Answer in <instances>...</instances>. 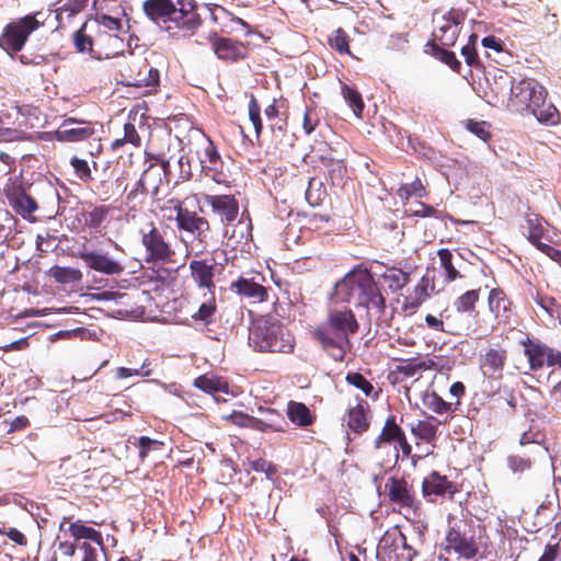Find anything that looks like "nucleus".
<instances>
[{
    "mask_svg": "<svg viewBox=\"0 0 561 561\" xmlns=\"http://www.w3.org/2000/svg\"><path fill=\"white\" fill-rule=\"evenodd\" d=\"M391 445H393L394 448L396 460L399 458L400 450L405 457H409L412 453V446L408 442L404 431L400 423L397 422V417L393 414L386 419L380 433L374 440V448L385 449Z\"/></svg>",
    "mask_w": 561,
    "mask_h": 561,
    "instance_id": "obj_12",
    "label": "nucleus"
},
{
    "mask_svg": "<svg viewBox=\"0 0 561 561\" xmlns=\"http://www.w3.org/2000/svg\"><path fill=\"white\" fill-rule=\"evenodd\" d=\"M98 22L105 30L117 34L122 30V20L118 18H113L107 14H102L98 18ZM117 38V35H115Z\"/></svg>",
    "mask_w": 561,
    "mask_h": 561,
    "instance_id": "obj_60",
    "label": "nucleus"
},
{
    "mask_svg": "<svg viewBox=\"0 0 561 561\" xmlns=\"http://www.w3.org/2000/svg\"><path fill=\"white\" fill-rule=\"evenodd\" d=\"M478 36L476 34H471L469 36V42L461 48V55L463 56L466 62L470 67H481V62L478 57V53L476 49V42Z\"/></svg>",
    "mask_w": 561,
    "mask_h": 561,
    "instance_id": "obj_52",
    "label": "nucleus"
},
{
    "mask_svg": "<svg viewBox=\"0 0 561 561\" xmlns=\"http://www.w3.org/2000/svg\"><path fill=\"white\" fill-rule=\"evenodd\" d=\"M79 549L83 551L81 561H98V547L92 546L90 542L83 541L79 543Z\"/></svg>",
    "mask_w": 561,
    "mask_h": 561,
    "instance_id": "obj_64",
    "label": "nucleus"
},
{
    "mask_svg": "<svg viewBox=\"0 0 561 561\" xmlns=\"http://www.w3.org/2000/svg\"><path fill=\"white\" fill-rule=\"evenodd\" d=\"M345 381L360 390L367 398L376 401L379 399L381 389L376 387L363 374L358 371H348L345 376Z\"/></svg>",
    "mask_w": 561,
    "mask_h": 561,
    "instance_id": "obj_34",
    "label": "nucleus"
},
{
    "mask_svg": "<svg viewBox=\"0 0 561 561\" xmlns=\"http://www.w3.org/2000/svg\"><path fill=\"white\" fill-rule=\"evenodd\" d=\"M437 256L439 259V266L445 272L446 282L450 283L462 277L453 263L454 254L449 249H439L437 251Z\"/></svg>",
    "mask_w": 561,
    "mask_h": 561,
    "instance_id": "obj_39",
    "label": "nucleus"
},
{
    "mask_svg": "<svg viewBox=\"0 0 561 561\" xmlns=\"http://www.w3.org/2000/svg\"><path fill=\"white\" fill-rule=\"evenodd\" d=\"M94 134L95 129L92 123L67 118L54 133V137L61 142H79L91 138Z\"/></svg>",
    "mask_w": 561,
    "mask_h": 561,
    "instance_id": "obj_20",
    "label": "nucleus"
},
{
    "mask_svg": "<svg viewBox=\"0 0 561 561\" xmlns=\"http://www.w3.org/2000/svg\"><path fill=\"white\" fill-rule=\"evenodd\" d=\"M248 116L255 129L256 137L259 138L263 128L261 119V106L253 95L251 96L250 100Z\"/></svg>",
    "mask_w": 561,
    "mask_h": 561,
    "instance_id": "obj_54",
    "label": "nucleus"
},
{
    "mask_svg": "<svg viewBox=\"0 0 561 561\" xmlns=\"http://www.w3.org/2000/svg\"><path fill=\"white\" fill-rule=\"evenodd\" d=\"M514 82V78L507 71L499 69L489 83V87L496 101H504V99L511 94Z\"/></svg>",
    "mask_w": 561,
    "mask_h": 561,
    "instance_id": "obj_32",
    "label": "nucleus"
},
{
    "mask_svg": "<svg viewBox=\"0 0 561 561\" xmlns=\"http://www.w3.org/2000/svg\"><path fill=\"white\" fill-rule=\"evenodd\" d=\"M385 280L391 291L405 287L410 282V274L400 268H390L383 274Z\"/></svg>",
    "mask_w": 561,
    "mask_h": 561,
    "instance_id": "obj_42",
    "label": "nucleus"
},
{
    "mask_svg": "<svg viewBox=\"0 0 561 561\" xmlns=\"http://www.w3.org/2000/svg\"><path fill=\"white\" fill-rule=\"evenodd\" d=\"M18 58L21 64L26 66H38L46 62V57L41 54L24 53L21 54Z\"/></svg>",
    "mask_w": 561,
    "mask_h": 561,
    "instance_id": "obj_63",
    "label": "nucleus"
},
{
    "mask_svg": "<svg viewBox=\"0 0 561 561\" xmlns=\"http://www.w3.org/2000/svg\"><path fill=\"white\" fill-rule=\"evenodd\" d=\"M160 82V73L158 69L152 67L148 61L144 60L137 67V72L129 76L127 85L144 88L147 93L156 92Z\"/></svg>",
    "mask_w": 561,
    "mask_h": 561,
    "instance_id": "obj_24",
    "label": "nucleus"
},
{
    "mask_svg": "<svg viewBox=\"0 0 561 561\" xmlns=\"http://www.w3.org/2000/svg\"><path fill=\"white\" fill-rule=\"evenodd\" d=\"M467 129L476 135L478 138L483 140L484 142H488L491 137V124L485 121H474V119H468L466 123Z\"/></svg>",
    "mask_w": 561,
    "mask_h": 561,
    "instance_id": "obj_50",
    "label": "nucleus"
},
{
    "mask_svg": "<svg viewBox=\"0 0 561 561\" xmlns=\"http://www.w3.org/2000/svg\"><path fill=\"white\" fill-rule=\"evenodd\" d=\"M194 386L205 392L226 391L227 383L215 376L202 375L194 380Z\"/></svg>",
    "mask_w": 561,
    "mask_h": 561,
    "instance_id": "obj_46",
    "label": "nucleus"
},
{
    "mask_svg": "<svg viewBox=\"0 0 561 561\" xmlns=\"http://www.w3.org/2000/svg\"><path fill=\"white\" fill-rule=\"evenodd\" d=\"M480 301V288L477 289H468L461 295H459L454 300L455 312L453 314H457L458 320H462L461 317L463 314L473 318V323L477 320H483L480 318L479 311L477 310V305ZM472 323V321H469Z\"/></svg>",
    "mask_w": 561,
    "mask_h": 561,
    "instance_id": "obj_25",
    "label": "nucleus"
},
{
    "mask_svg": "<svg viewBox=\"0 0 561 561\" xmlns=\"http://www.w3.org/2000/svg\"><path fill=\"white\" fill-rule=\"evenodd\" d=\"M188 267L191 277L198 288H205L210 294L215 293L214 277L217 271V263L214 257L192 260Z\"/></svg>",
    "mask_w": 561,
    "mask_h": 561,
    "instance_id": "obj_21",
    "label": "nucleus"
},
{
    "mask_svg": "<svg viewBox=\"0 0 561 561\" xmlns=\"http://www.w3.org/2000/svg\"><path fill=\"white\" fill-rule=\"evenodd\" d=\"M385 489L389 502L408 513L416 515L421 510V501L415 490L405 478L392 476L387 479Z\"/></svg>",
    "mask_w": 561,
    "mask_h": 561,
    "instance_id": "obj_11",
    "label": "nucleus"
},
{
    "mask_svg": "<svg viewBox=\"0 0 561 561\" xmlns=\"http://www.w3.org/2000/svg\"><path fill=\"white\" fill-rule=\"evenodd\" d=\"M215 312L216 301L213 293L210 294V298L199 306L198 310L192 316V318L195 320H201L204 323L208 324L213 322Z\"/></svg>",
    "mask_w": 561,
    "mask_h": 561,
    "instance_id": "obj_49",
    "label": "nucleus"
},
{
    "mask_svg": "<svg viewBox=\"0 0 561 561\" xmlns=\"http://www.w3.org/2000/svg\"><path fill=\"white\" fill-rule=\"evenodd\" d=\"M524 345V354L528 359L529 367L531 370H539L546 365V357L549 352V347L538 341H531L527 339V341L522 342Z\"/></svg>",
    "mask_w": 561,
    "mask_h": 561,
    "instance_id": "obj_29",
    "label": "nucleus"
},
{
    "mask_svg": "<svg viewBox=\"0 0 561 561\" xmlns=\"http://www.w3.org/2000/svg\"><path fill=\"white\" fill-rule=\"evenodd\" d=\"M314 179L309 178L308 187L306 190L305 196L308 204L312 207L319 206L324 201L327 193L322 186V183H318V186L314 187Z\"/></svg>",
    "mask_w": 561,
    "mask_h": 561,
    "instance_id": "obj_47",
    "label": "nucleus"
},
{
    "mask_svg": "<svg viewBox=\"0 0 561 561\" xmlns=\"http://www.w3.org/2000/svg\"><path fill=\"white\" fill-rule=\"evenodd\" d=\"M204 199L226 226L233 225L238 219L239 203L233 195H204Z\"/></svg>",
    "mask_w": 561,
    "mask_h": 561,
    "instance_id": "obj_22",
    "label": "nucleus"
},
{
    "mask_svg": "<svg viewBox=\"0 0 561 561\" xmlns=\"http://www.w3.org/2000/svg\"><path fill=\"white\" fill-rule=\"evenodd\" d=\"M49 275L59 284L78 283L82 279V273L75 267L54 265L49 270Z\"/></svg>",
    "mask_w": 561,
    "mask_h": 561,
    "instance_id": "obj_38",
    "label": "nucleus"
},
{
    "mask_svg": "<svg viewBox=\"0 0 561 561\" xmlns=\"http://www.w3.org/2000/svg\"><path fill=\"white\" fill-rule=\"evenodd\" d=\"M466 19L467 14L463 10L451 8L437 20V25L432 33V41L439 43L442 46H454Z\"/></svg>",
    "mask_w": 561,
    "mask_h": 561,
    "instance_id": "obj_13",
    "label": "nucleus"
},
{
    "mask_svg": "<svg viewBox=\"0 0 561 561\" xmlns=\"http://www.w3.org/2000/svg\"><path fill=\"white\" fill-rule=\"evenodd\" d=\"M213 48L220 59L238 60L244 56V46L242 43L229 37H219L217 34L209 36Z\"/></svg>",
    "mask_w": 561,
    "mask_h": 561,
    "instance_id": "obj_27",
    "label": "nucleus"
},
{
    "mask_svg": "<svg viewBox=\"0 0 561 561\" xmlns=\"http://www.w3.org/2000/svg\"><path fill=\"white\" fill-rule=\"evenodd\" d=\"M426 47L430 48L431 54L436 59L440 60L442 62H444L445 65H447L448 67H450L455 71H459L460 70L461 64L457 59L455 53L445 49L444 48L445 46H442L439 43H437L435 41L428 42L426 44Z\"/></svg>",
    "mask_w": 561,
    "mask_h": 561,
    "instance_id": "obj_36",
    "label": "nucleus"
},
{
    "mask_svg": "<svg viewBox=\"0 0 561 561\" xmlns=\"http://www.w3.org/2000/svg\"><path fill=\"white\" fill-rule=\"evenodd\" d=\"M149 364L147 362H144L140 368H127V367H118L116 369V377L117 378H128L131 376H141V377H149L151 375V370L148 368Z\"/></svg>",
    "mask_w": 561,
    "mask_h": 561,
    "instance_id": "obj_56",
    "label": "nucleus"
},
{
    "mask_svg": "<svg viewBox=\"0 0 561 561\" xmlns=\"http://www.w3.org/2000/svg\"><path fill=\"white\" fill-rule=\"evenodd\" d=\"M531 93L535 101L541 100V95H543V85L531 79H522L514 82L508 96V105L513 111L524 113L527 110V95H531Z\"/></svg>",
    "mask_w": 561,
    "mask_h": 561,
    "instance_id": "obj_18",
    "label": "nucleus"
},
{
    "mask_svg": "<svg viewBox=\"0 0 561 561\" xmlns=\"http://www.w3.org/2000/svg\"><path fill=\"white\" fill-rule=\"evenodd\" d=\"M535 300L551 317H554L557 309L561 307L553 297L537 294Z\"/></svg>",
    "mask_w": 561,
    "mask_h": 561,
    "instance_id": "obj_61",
    "label": "nucleus"
},
{
    "mask_svg": "<svg viewBox=\"0 0 561 561\" xmlns=\"http://www.w3.org/2000/svg\"><path fill=\"white\" fill-rule=\"evenodd\" d=\"M428 286V279L426 277H422L421 280L414 286L411 296L415 298L420 304H423L430 298Z\"/></svg>",
    "mask_w": 561,
    "mask_h": 561,
    "instance_id": "obj_59",
    "label": "nucleus"
},
{
    "mask_svg": "<svg viewBox=\"0 0 561 561\" xmlns=\"http://www.w3.org/2000/svg\"><path fill=\"white\" fill-rule=\"evenodd\" d=\"M139 233L146 252V263L169 264L174 262L175 250L167 240L165 233L153 221L142 227Z\"/></svg>",
    "mask_w": 561,
    "mask_h": 561,
    "instance_id": "obj_5",
    "label": "nucleus"
},
{
    "mask_svg": "<svg viewBox=\"0 0 561 561\" xmlns=\"http://www.w3.org/2000/svg\"><path fill=\"white\" fill-rule=\"evenodd\" d=\"M488 307L496 323H489L488 325H494V332L497 325H512L516 323V313L514 311L513 302L506 293L500 288H492L488 295Z\"/></svg>",
    "mask_w": 561,
    "mask_h": 561,
    "instance_id": "obj_14",
    "label": "nucleus"
},
{
    "mask_svg": "<svg viewBox=\"0 0 561 561\" xmlns=\"http://www.w3.org/2000/svg\"><path fill=\"white\" fill-rule=\"evenodd\" d=\"M327 327H318L312 337L335 360L343 362L351 345L350 337L357 333L359 323L352 309H332L328 313Z\"/></svg>",
    "mask_w": 561,
    "mask_h": 561,
    "instance_id": "obj_2",
    "label": "nucleus"
},
{
    "mask_svg": "<svg viewBox=\"0 0 561 561\" xmlns=\"http://www.w3.org/2000/svg\"><path fill=\"white\" fill-rule=\"evenodd\" d=\"M425 323L434 331L451 335L490 334L495 329L494 325H488L485 320H477L474 323H470L468 320H458L457 314L453 313H447L444 319L426 314Z\"/></svg>",
    "mask_w": 561,
    "mask_h": 561,
    "instance_id": "obj_9",
    "label": "nucleus"
},
{
    "mask_svg": "<svg viewBox=\"0 0 561 561\" xmlns=\"http://www.w3.org/2000/svg\"><path fill=\"white\" fill-rule=\"evenodd\" d=\"M439 422L435 417L430 416L425 420H419L410 424L412 435L426 444H434L437 438Z\"/></svg>",
    "mask_w": 561,
    "mask_h": 561,
    "instance_id": "obj_31",
    "label": "nucleus"
},
{
    "mask_svg": "<svg viewBox=\"0 0 561 561\" xmlns=\"http://www.w3.org/2000/svg\"><path fill=\"white\" fill-rule=\"evenodd\" d=\"M146 160H156L159 161L160 164L149 163V165L142 172L140 179L135 183L134 187L127 193L126 202L127 204H133V207H136L137 204H140L142 199L148 194V182L150 176L154 173L156 180L152 182V194L157 195L159 191V185L162 182V176H167L170 163L168 160H164L160 156H154L150 152L146 151Z\"/></svg>",
    "mask_w": 561,
    "mask_h": 561,
    "instance_id": "obj_8",
    "label": "nucleus"
},
{
    "mask_svg": "<svg viewBox=\"0 0 561 561\" xmlns=\"http://www.w3.org/2000/svg\"><path fill=\"white\" fill-rule=\"evenodd\" d=\"M341 93L356 117H362L365 108L362 94L354 87L346 83H342Z\"/></svg>",
    "mask_w": 561,
    "mask_h": 561,
    "instance_id": "obj_40",
    "label": "nucleus"
},
{
    "mask_svg": "<svg viewBox=\"0 0 561 561\" xmlns=\"http://www.w3.org/2000/svg\"><path fill=\"white\" fill-rule=\"evenodd\" d=\"M547 90L543 87V95H541V100H536L531 95H527L526 103L527 110L531 113L538 122L548 124V125H557L560 122V114L557 107L547 101Z\"/></svg>",
    "mask_w": 561,
    "mask_h": 561,
    "instance_id": "obj_23",
    "label": "nucleus"
},
{
    "mask_svg": "<svg viewBox=\"0 0 561 561\" xmlns=\"http://www.w3.org/2000/svg\"><path fill=\"white\" fill-rule=\"evenodd\" d=\"M334 295L342 302L354 301L358 307L375 309L379 316L386 311V298L371 272L363 264L354 266L335 284Z\"/></svg>",
    "mask_w": 561,
    "mask_h": 561,
    "instance_id": "obj_1",
    "label": "nucleus"
},
{
    "mask_svg": "<svg viewBox=\"0 0 561 561\" xmlns=\"http://www.w3.org/2000/svg\"><path fill=\"white\" fill-rule=\"evenodd\" d=\"M350 42L351 38L348 34L342 27L333 31L332 35L329 36L328 39L329 46L340 55H352L350 50Z\"/></svg>",
    "mask_w": 561,
    "mask_h": 561,
    "instance_id": "obj_41",
    "label": "nucleus"
},
{
    "mask_svg": "<svg viewBox=\"0 0 561 561\" xmlns=\"http://www.w3.org/2000/svg\"><path fill=\"white\" fill-rule=\"evenodd\" d=\"M397 195L401 199L407 201L412 196L420 198L425 197L427 195V192L422 181L419 178H416L412 183L402 184L398 188Z\"/></svg>",
    "mask_w": 561,
    "mask_h": 561,
    "instance_id": "obj_45",
    "label": "nucleus"
},
{
    "mask_svg": "<svg viewBox=\"0 0 561 561\" xmlns=\"http://www.w3.org/2000/svg\"><path fill=\"white\" fill-rule=\"evenodd\" d=\"M527 225V239L537 248L540 249L542 247V242L540 241L545 229L539 222L537 218H527L526 219Z\"/></svg>",
    "mask_w": 561,
    "mask_h": 561,
    "instance_id": "obj_48",
    "label": "nucleus"
},
{
    "mask_svg": "<svg viewBox=\"0 0 561 561\" xmlns=\"http://www.w3.org/2000/svg\"><path fill=\"white\" fill-rule=\"evenodd\" d=\"M437 364L431 358L421 359L417 357L401 359V364L396 366L392 374L401 375L404 378L413 377L419 371L436 369Z\"/></svg>",
    "mask_w": 561,
    "mask_h": 561,
    "instance_id": "obj_30",
    "label": "nucleus"
},
{
    "mask_svg": "<svg viewBox=\"0 0 561 561\" xmlns=\"http://www.w3.org/2000/svg\"><path fill=\"white\" fill-rule=\"evenodd\" d=\"M369 404L367 401L358 400L356 405L346 412L347 427L357 435H363L370 427Z\"/></svg>",
    "mask_w": 561,
    "mask_h": 561,
    "instance_id": "obj_26",
    "label": "nucleus"
},
{
    "mask_svg": "<svg viewBox=\"0 0 561 561\" xmlns=\"http://www.w3.org/2000/svg\"><path fill=\"white\" fill-rule=\"evenodd\" d=\"M42 25L35 14H27L8 23L0 35V48L14 58L24 47L28 36Z\"/></svg>",
    "mask_w": 561,
    "mask_h": 561,
    "instance_id": "obj_6",
    "label": "nucleus"
},
{
    "mask_svg": "<svg viewBox=\"0 0 561 561\" xmlns=\"http://www.w3.org/2000/svg\"><path fill=\"white\" fill-rule=\"evenodd\" d=\"M455 482L448 480L446 476H442L437 471H432L422 482V494L427 502L435 503L437 497L454 499L458 492Z\"/></svg>",
    "mask_w": 561,
    "mask_h": 561,
    "instance_id": "obj_16",
    "label": "nucleus"
},
{
    "mask_svg": "<svg viewBox=\"0 0 561 561\" xmlns=\"http://www.w3.org/2000/svg\"><path fill=\"white\" fill-rule=\"evenodd\" d=\"M287 416L294 424L300 427L309 426L313 424L316 420V416L305 403L296 401L288 403Z\"/></svg>",
    "mask_w": 561,
    "mask_h": 561,
    "instance_id": "obj_33",
    "label": "nucleus"
},
{
    "mask_svg": "<svg viewBox=\"0 0 561 561\" xmlns=\"http://www.w3.org/2000/svg\"><path fill=\"white\" fill-rule=\"evenodd\" d=\"M250 465L254 471L264 473L266 479H272L277 471L275 465L265 459L251 461Z\"/></svg>",
    "mask_w": 561,
    "mask_h": 561,
    "instance_id": "obj_57",
    "label": "nucleus"
},
{
    "mask_svg": "<svg viewBox=\"0 0 561 561\" xmlns=\"http://www.w3.org/2000/svg\"><path fill=\"white\" fill-rule=\"evenodd\" d=\"M112 210L108 205L94 206L91 210L82 213L83 222L89 229H98L107 220Z\"/></svg>",
    "mask_w": 561,
    "mask_h": 561,
    "instance_id": "obj_35",
    "label": "nucleus"
},
{
    "mask_svg": "<svg viewBox=\"0 0 561 561\" xmlns=\"http://www.w3.org/2000/svg\"><path fill=\"white\" fill-rule=\"evenodd\" d=\"M73 45L79 53L92 51L93 41L91 36L87 34V23L82 24L73 34Z\"/></svg>",
    "mask_w": 561,
    "mask_h": 561,
    "instance_id": "obj_51",
    "label": "nucleus"
},
{
    "mask_svg": "<svg viewBox=\"0 0 561 561\" xmlns=\"http://www.w3.org/2000/svg\"><path fill=\"white\" fill-rule=\"evenodd\" d=\"M78 257L81 259L90 270L107 276L121 275L125 270L124 265L119 261L114 260L107 253L99 251H81L78 253Z\"/></svg>",
    "mask_w": 561,
    "mask_h": 561,
    "instance_id": "obj_19",
    "label": "nucleus"
},
{
    "mask_svg": "<svg viewBox=\"0 0 561 561\" xmlns=\"http://www.w3.org/2000/svg\"><path fill=\"white\" fill-rule=\"evenodd\" d=\"M70 165L72 167L76 176L83 183L92 181V171L87 160L78 157L70 159Z\"/></svg>",
    "mask_w": 561,
    "mask_h": 561,
    "instance_id": "obj_53",
    "label": "nucleus"
},
{
    "mask_svg": "<svg viewBox=\"0 0 561 561\" xmlns=\"http://www.w3.org/2000/svg\"><path fill=\"white\" fill-rule=\"evenodd\" d=\"M142 11L153 23L163 24L167 30H180L185 34H193L202 23L193 0H145Z\"/></svg>",
    "mask_w": 561,
    "mask_h": 561,
    "instance_id": "obj_3",
    "label": "nucleus"
},
{
    "mask_svg": "<svg viewBox=\"0 0 561 561\" xmlns=\"http://www.w3.org/2000/svg\"><path fill=\"white\" fill-rule=\"evenodd\" d=\"M267 297L266 288L253 280H248V298H253L256 301H264Z\"/></svg>",
    "mask_w": 561,
    "mask_h": 561,
    "instance_id": "obj_62",
    "label": "nucleus"
},
{
    "mask_svg": "<svg viewBox=\"0 0 561 561\" xmlns=\"http://www.w3.org/2000/svg\"><path fill=\"white\" fill-rule=\"evenodd\" d=\"M71 517L64 516L60 524L59 530H65V526L69 523L67 528L70 536L77 542H90L92 546L98 547L100 551L105 552V543L103 539V535L100 530L88 526L83 520L77 519L75 522H70Z\"/></svg>",
    "mask_w": 561,
    "mask_h": 561,
    "instance_id": "obj_17",
    "label": "nucleus"
},
{
    "mask_svg": "<svg viewBox=\"0 0 561 561\" xmlns=\"http://www.w3.org/2000/svg\"><path fill=\"white\" fill-rule=\"evenodd\" d=\"M423 404L433 413L436 414H445L451 413L457 410L454 407V402L445 401L440 396H438L435 391L426 392L423 396Z\"/></svg>",
    "mask_w": 561,
    "mask_h": 561,
    "instance_id": "obj_37",
    "label": "nucleus"
},
{
    "mask_svg": "<svg viewBox=\"0 0 561 561\" xmlns=\"http://www.w3.org/2000/svg\"><path fill=\"white\" fill-rule=\"evenodd\" d=\"M125 144H130L135 147H140V145H141V138H140L135 125L129 122L124 125V136L122 138L115 139L112 142L111 148L113 150H117Z\"/></svg>",
    "mask_w": 561,
    "mask_h": 561,
    "instance_id": "obj_43",
    "label": "nucleus"
},
{
    "mask_svg": "<svg viewBox=\"0 0 561 561\" xmlns=\"http://www.w3.org/2000/svg\"><path fill=\"white\" fill-rule=\"evenodd\" d=\"M467 530V523L463 519L449 520L445 535L444 550L447 553L454 552L459 559L472 560L480 551L479 543L473 534Z\"/></svg>",
    "mask_w": 561,
    "mask_h": 561,
    "instance_id": "obj_7",
    "label": "nucleus"
},
{
    "mask_svg": "<svg viewBox=\"0 0 561 561\" xmlns=\"http://www.w3.org/2000/svg\"><path fill=\"white\" fill-rule=\"evenodd\" d=\"M161 445H162L161 442L151 439L147 436H141L138 440L140 459H145L151 450L158 449Z\"/></svg>",
    "mask_w": 561,
    "mask_h": 561,
    "instance_id": "obj_58",
    "label": "nucleus"
},
{
    "mask_svg": "<svg viewBox=\"0 0 561 561\" xmlns=\"http://www.w3.org/2000/svg\"><path fill=\"white\" fill-rule=\"evenodd\" d=\"M173 208L176 211L175 221L180 231H185L198 240H203L210 231V224L196 211L190 210L184 206V202L178 198L167 201V205L161 209Z\"/></svg>",
    "mask_w": 561,
    "mask_h": 561,
    "instance_id": "obj_10",
    "label": "nucleus"
},
{
    "mask_svg": "<svg viewBox=\"0 0 561 561\" xmlns=\"http://www.w3.org/2000/svg\"><path fill=\"white\" fill-rule=\"evenodd\" d=\"M8 199L13 210L24 219H30L38 208L36 201L24 191H15L9 194Z\"/></svg>",
    "mask_w": 561,
    "mask_h": 561,
    "instance_id": "obj_28",
    "label": "nucleus"
},
{
    "mask_svg": "<svg viewBox=\"0 0 561 561\" xmlns=\"http://www.w3.org/2000/svg\"><path fill=\"white\" fill-rule=\"evenodd\" d=\"M507 466L514 473H523L531 469L533 461L530 458L511 455L507 457Z\"/></svg>",
    "mask_w": 561,
    "mask_h": 561,
    "instance_id": "obj_55",
    "label": "nucleus"
},
{
    "mask_svg": "<svg viewBox=\"0 0 561 561\" xmlns=\"http://www.w3.org/2000/svg\"><path fill=\"white\" fill-rule=\"evenodd\" d=\"M321 122L320 111L317 105L311 104L305 107L302 114V128L306 135H310L316 130Z\"/></svg>",
    "mask_w": 561,
    "mask_h": 561,
    "instance_id": "obj_44",
    "label": "nucleus"
},
{
    "mask_svg": "<svg viewBox=\"0 0 561 561\" xmlns=\"http://www.w3.org/2000/svg\"><path fill=\"white\" fill-rule=\"evenodd\" d=\"M508 359V352L500 344L483 350L479 357L482 375L492 380H501Z\"/></svg>",
    "mask_w": 561,
    "mask_h": 561,
    "instance_id": "obj_15",
    "label": "nucleus"
},
{
    "mask_svg": "<svg viewBox=\"0 0 561 561\" xmlns=\"http://www.w3.org/2000/svg\"><path fill=\"white\" fill-rule=\"evenodd\" d=\"M282 331L280 322L275 319H255L248 333V344L259 352L291 353L294 337L289 334L285 336Z\"/></svg>",
    "mask_w": 561,
    "mask_h": 561,
    "instance_id": "obj_4",
    "label": "nucleus"
}]
</instances>
